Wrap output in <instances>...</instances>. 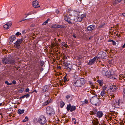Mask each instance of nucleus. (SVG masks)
I'll use <instances>...</instances> for the list:
<instances>
[{"label": "nucleus", "mask_w": 125, "mask_h": 125, "mask_svg": "<svg viewBox=\"0 0 125 125\" xmlns=\"http://www.w3.org/2000/svg\"><path fill=\"white\" fill-rule=\"evenodd\" d=\"M99 123L98 120L96 118L93 120L92 121V123L94 125H98Z\"/></svg>", "instance_id": "nucleus-14"}, {"label": "nucleus", "mask_w": 125, "mask_h": 125, "mask_svg": "<svg viewBox=\"0 0 125 125\" xmlns=\"http://www.w3.org/2000/svg\"><path fill=\"white\" fill-rule=\"evenodd\" d=\"M110 89L111 91H115L116 89V87L114 86H113L111 87Z\"/></svg>", "instance_id": "nucleus-22"}, {"label": "nucleus", "mask_w": 125, "mask_h": 125, "mask_svg": "<svg viewBox=\"0 0 125 125\" xmlns=\"http://www.w3.org/2000/svg\"><path fill=\"white\" fill-rule=\"evenodd\" d=\"M105 74L104 75L106 76L107 77H109L110 76V73L109 72L106 71L105 73Z\"/></svg>", "instance_id": "nucleus-30"}, {"label": "nucleus", "mask_w": 125, "mask_h": 125, "mask_svg": "<svg viewBox=\"0 0 125 125\" xmlns=\"http://www.w3.org/2000/svg\"><path fill=\"white\" fill-rule=\"evenodd\" d=\"M21 34L19 32H17L16 33V35L17 36H19V35H21Z\"/></svg>", "instance_id": "nucleus-45"}, {"label": "nucleus", "mask_w": 125, "mask_h": 125, "mask_svg": "<svg viewBox=\"0 0 125 125\" xmlns=\"http://www.w3.org/2000/svg\"><path fill=\"white\" fill-rule=\"evenodd\" d=\"M64 20L68 22L70 24H72V23L71 21V20L69 17V16L68 15H66L64 17Z\"/></svg>", "instance_id": "nucleus-7"}, {"label": "nucleus", "mask_w": 125, "mask_h": 125, "mask_svg": "<svg viewBox=\"0 0 125 125\" xmlns=\"http://www.w3.org/2000/svg\"><path fill=\"white\" fill-rule=\"evenodd\" d=\"M50 103V101L49 100H47L45 102V104L46 105Z\"/></svg>", "instance_id": "nucleus-44"}, {"label": "nucleus", "mask_w": 125, "mask_h": 125, "mask_svg": "<svg viewBox=\"0 0 125 125\" xmlns=\"http://www.w3.org/2000/svg\"><path fill=\"white\" fill-rule=\"evenodd\" d=\"M66 108L67 111L70 110V111L72 112L76 109V107L75 106H71L70 104H69L67 105Z\"/></svg>", "instance_id": "nucleus-5"}, {"label": "nucleus", "mask_w": 125, "mask_h": 125, "mask_svg": "<svg viewBox=\"0 0 125 125\" xmlns=\"http://www.w3.org/2000/svg\"><path fill=\"white\" fill-rule=\"evenodd\" d=\"M123 94V97L124 99H125V94Z\"/></svg>", "instance_id": "nucleus-64"}, {"label": "nucleus", "mask_w": 125, "mask_h": 125, "mask_svg": "<svg viewBox=\"0 0 125 125\" xmlns=\"http://www.w3.org/2000/svg\"><path fill=\"white\" fill-rule=\"evenodd\" d=\"M64 43L63 45V46H64L65 48H67L68 47V45H67V44H65V42H64Z\"/></svg>", "instance_id": "nucleus-40"}, {"label": "nucleus", "mask_w": 125, "mask_h": 125, "mask_svg": "<svg viewBox=\"0 0 125 125\" xmlns=\"http://www.w3.org/2000/svg\"><path fill=\"white\" fill-rule=\"evenodd\" d=\"M110 97L111 98H112V99H114V97H115V96L114 95H110Z\"/></svg>", "instance_id": "nucleus-49"}, {"label": "nucleus", "mask_w": 125, "mask_h": 125, "mask_svg": "<svg viewBox=\"0 0 125 125\" xmlns=\"http://www.w3.org/2000/svg\"><path fill=\"white\" fill-rule=\"evenodd\" d=\"M103 27V25H100L98 27V28H102Z\"/></svg>", "instance_id": "nucleus-58"}, {"label": "nucleus", "mask_w": 125, "mask_h": 125, "mask_svg": "<svg viewBox=\"0 0 125 125\" xmlns=\"http://www.w3.org/2000/svg\"><path fill=\"white\" fill-rule=\"evenodd\" d=\"M90 92L91 94H93L94 93L93 91H90Z\"/></svg>", "instance_id": "nucleus-61"}, {"label": "nucleus", "mask_w": 125, "mask_h": 125, "mask_svg": "<svg viewBox=\"0 0 125 125\" xmlns=\"http://www.w3.org/2000/svg\"><path fill=\"white\" fill-rule=\"evenodd\" d=\"M56 12L57 14H58L59 12V11L58 10H56Z\"/></svg>", "instance_id": "nucleus-53"}, {"label": "nucleus", "mask_w": 125, "mask_h": 125, "mask_svg": "<svg viewBox=\"0 0 125 125\" xmlns=\"http://www.w3.org/2000/svg\"><path fill=\"white\" fill-rule=\"evenodd\" d=\"M35 13V12L34 10L29 12L28 13H27V14H25V15H26V16L25 17H26L27 16H28L29 15H31L33 14H34Z\"/></svg>", "instance_id": "nucleus-21"}, {"label": "nucleus", "mask_w": 125, "mask_h": 125, "mask_svg": "<svg viewBox=\"0 0 125 125\" xmlns=\"http://www.w3.org/2000/svg\"><path fill=\"white\" fill-rule=\"evenodd\" d=\"M12 67L13 69H14V68H15L17 70L19 69V68L18 67H17L16 65L15 66H12Z\"/></svg>", "instance_id": "nucleus-41"}, {"label": "nucleus", "mask_w": 125, "mask_h": 125, "mask_svg": "<svg viewBox=\"0 0 125 125\" xmlns=\"http://www.w3.org/2000/svg\"><path fill=\"white\" fill-rule=\"evenodd\" d=\"M5 83L7 84L8 85H11L12 84L11 83H9L7 81H6L5 82Z\"/></svg>", "instance_id": "nucleus-36"}, {"label": "nucleus", "mask_w": 125, "mask_h": 125, "mask_svg": "<svg viewBox=\"0 0 125 125\" xmlns=\"http://www.w3.org/2000/svg\"><path fill=\"white\" fill-rule=\"evenodd\" d=\"M100 95L103 97H105L106 96V92L105 91H102Z\"/></svg>", "instance_id": "nucleus-19"}, {"label": "nucleus", "mask_w": 125, "mask_h": 125, "mask_svg": "<svg viewBox=\"0 0 125 125\" xmlns=\"http://www.w3.org/2000/svg\"><path fill=\"white\" fill-rule=\"evenodd\" d=\"M109 96V99L110 100H113V99H112V98H111Z\"/></svg>", "instance_id": "nucleus-59"}, {"label": "nucleus", "mask_w": 125, "mask_h": 125, "mask_svg": "<svg viewBox=\"0 0 125 125\" xmlns=\"http://www.w3.org/2000/svg\"><path fill=\"white\" fill-rule=\"evenodd\" d=\"M96 58L97 57H95L93 58L90 59L88 63V64L89 65H91L94 64L95 62Z\"/></svg>", "instance_id": "nucleus-6"}, {"label": "nucleus", "mask_w": 125, "mask_h": 125, "mask_svg": "<svg viewBox=\"0 0 125 125\" xmlns=\"http://www.w3.org/2000/svg\"><path fill=\"white\" fill-rule=\"evenodd\" d=\"M88 102V100H85L83 102V103L85 104H87Z\"/></svg>", "instance_id": "nucleus-42"}, {"label": "nucleus", "mask_w": 125, "mask_h": 125, "mask_svg": "<svg viewBox=\"0 0 125 125\" xmlns=\"http://www.w3.org/2000/svg\"><path fill=\"white\" fill-rule=\"evenodd\" d=\"M16 39V36L14 35H12L9 38V40L10 41L9 42H12Z\"/></svg>", "instance_id": "nucleus-11"}, {"label": "nucleus", "mask_w": 125, "mask_h": 125, "mask_svg": "<svg viewBox=\"0 0 125 125\" xmlns=\"http://www.w3.org/2000/svg\"><path fill=\"white\" fill-rule=\"evenodd\" d=\"M9 60L8 58L5 57L2 59L3 63L5 64H9Z\"/></svg>", "instance_id": "nucleus-9"}, {"label": "nucleus", "mask_w": 125, "mask_h": 125, "mask_svg": "<svg viewBox=\"0 0 125 125\" xmlns=\"http://www.w3.org/2000/svg\"><path fill=\"white\" fill-rule=\"evenodd\" d=\"M26 20H27V19H22L20 21H19V22H21L23 21H24Z\"/></svg>", "instance_id": "nucleus-55"}, {"label": "nucleus", "mask_w": 125, "mask_h": 125, "mask_svg": "<svg viewBox=\"0 0 125 125\" xmlns=\"http://www.w3.org/2000/svg\"><path fill=\"white\" fill-rule=\"evenodd\" d=\"M24 110L23 109L21 110L19 109L18 111V112L19 114L20 115L23 113L24 112Z\"/></svg>", "instance_id": "nucleus-23"}, {"label": "nucleus", "mask_w": 125, "mask_h": 125, "mask_svg": "<svg viewBox=\"0 0 125 125\" xmlns=\"http://www.w3.org/2000/svg\"><path fill=\"white\" fill-rule=\"evenodd\" d=\"M16 81L15 80H13L12 81V83L13 84H15L16 83Z\"/></svg>", "instance_id": "nucleus-50"}, {"label": "nucleus", "mask_w": 125, "mask_h": 125, "mask_svg": "<svg viewBox=\"0 0 125 125\" xmlns=\"http://www.w3.org/2000/svg\"><path fill=\"white\" fill-rule=\"evenodd\" d=\"M38 121L40 124L43 125L45 124L47 121L45 117L43 115H42L39 117Z\"/></svg>", "instance_id": "nucleus-3"}, {"label": "nucleus", "mask_w": 125, "mask_h": 125, "mask_svg": "<svg viewBox=\"0 0 125 125\" xmlns=\"http://www.w3.org/2000/svg\"><path fill=\"white\" fill-rule=\"evenodd\" d=\"M122 48H125V42L124 44V45L122 46Z\"/></svg>", "instance_id": "nucleus-62"}, {"label": "nucleus", "mask_w": 125, "mask_h": 125, "mask_svg": "<svg viewBox=\"0 0 125 125\" xmlns=\"http://www.w3.org/2000/svg\"><path fill=\"white\" fill-rule=\"evenodd\" d=\"M97 99H91L90 100V101L91 103L93 104H97L96 100Z\"/></svg>", "instance_id": "nucleus-16"}, {"label": "nucleus", "mask_w": 125, "mask_h": 125, "mask_svg": "<svg viewBox=\"0 0 125 125\" xmlns=\"http://www.w3.org/2000/svg\"><path fill=\"white\" fill-rule=\"evenodd\" d=\"M60 107L61 108H62L65 105L64 103L62 101H61L60 102Z\"/></svg>", "instance_id": "nucleus-31"}, {"label": "nucleus", "mask_w": 125, "mask_h": 125, "mask_svg": "<svg viewBox=\"0 0 125 125\" xmlns=\"http://www.w3.org/2000/svg\"><path fill=\"white\" fill-rule=\"evenodd\" d=\"M125 94V89H124L123 92V94Z\"/></svg>", "instance_id": "nucleus-63"}, {"label": "nucleus", "mask_w": 125, "mask_h": 125, "mask_svg": "<svg viewBox=\"0 0 125 125\" xmlns=\"http://www.w3.org/2000/svg\"><path fill=\"white\" fill-rule=\"evenodd\" d=\"M75 28L77 30H79L80 29L81 26L79 24L77 23L75 25Z\"/></svg>", "instance_id": "nucleus-24"}, {"label": "nucleus", "mask_w": 125, "mask_h": 125, "mask_svg": "<svg viewBox=\"0 0 125 125\" xmlns=\"http://www.w3.org/2000/svg\"><path fill=\"white\" fill-rule=\"evenodd\" d=\"M44 62L43 61H41L40 62V65L41 66H42L43 65Z\"/></svg>", "instance_id": "nucleus-43"}, {"label": "nucleus", "mask_w": 125, "mask_h": 125, "mask_svg": "<svg viewBox=\"0 0 125 125\" xmlns=\"http://www.w3.org/2000/svg\"><path fill=\"white\" fill-rule=\"evenodd\" d=\"M107 88V86H106L105 85V86H104L103 87V90L102 91H105V90Z\"/></svg>", "instance_id": "nucleus-39"}, {"label": "nucleus", "mask_w": 125, "mask_h": 125, "mask_svg": "<svg viewBox=\"0 0 125 125\" xmlns=\"http://www.w3.org/2000/svg\"><path fill=\"white\" fill-rule=\"evenodd\" d=\"M81 16H82V17H81L80 18L81 19H82V18L83 17H84L85 15L83 14H82V15H81Z\"/></svg>", "instance_id": "nucleus-56"}, {"label": "nucleus", "mask_w": 125, "mask_h": 125, "mask_svg": "<svg viewBox=\"0 0 125 125\" xmlns=\"http://www.w3.org/2000/svg\"><path fill=\"white\" fill-rule=\"evenodd\" d=\"M52 27L54 28H65V26L63 25H58L56 24H55L52 26Z\"/></svg>", "instance_id": "nucleus-12"}, {"label": "nucleus", "mask_w": 125, "mask_h": 125, "mask_svg": "<svg viewBox=\"0 0 125 125\" xmlns=\"http://www.w3.org/2000/svg\"><path fill=\"white\" fill-rule=\"evenodd\" d=\"M112 42V44L113 45H115L116 44V42L113 40V41Z\"/></svg>", "instance_id": "nucleus-48"}, {"label": "nucleus", "mask_w": 125, "mask_h": 125, "mask_svg": "<svg viewBox=\"0 0 125 125\" xmlns=\"http://www.w3.org/2000/svg\"><path fill=\"white\" fill-rule=\"evenodd\" d=\"M67 67V69L69 72L73 69L72 65V64H69Z\"/></svg>", "instance_id": "nucleus-15"}, {"label": "nucleus", "mask_w": 125, "mask_h": 125, "mask_svg": "<svg viewBox=\"0 0 125 125\" xmlns=\"http://www.w3.org/2000/svg\"><path fill=\"white\" fill-rule=\"evenodd\" d=\"M32 5L35 8H38L40 7L39 4V2L37 0L33 1L32 3Z\"/></svg>", "instance_id": "nucleus-8"}, {"label": "nucleus", "mask_w": 125, "mask_h": 125, "mask_svg": "<svg viewBox=\"0 0 125 125\" xmlns=\"http://www.w3.org/2000/svg\"><path fill=\"white\" fill-rule=\"evenodd\" d=\"M97 111L95 110H94L93 111L90 112V115H94L96 113Z\"/></svg>", "instance_id": "nucleus-26"}, {"label": "nucleus", "mask_w": 125, "mask_h": 125, "mask_svg": "<svg viewBox=\"0 0 125 125\" xmlns=\"http://www.w3.org/2000/svg\"><path fill=\"white\" fill-rule=\"evenodd\" d=\"M66 81H67V78H66V76H65L64 77V80H61L60 81H59V82H60V83H61V82H63L64 83L66 82Z\"/></svg>", "instance_id": "nucleus-28"}, {"label": "nucleus", "mask_w": 125, "mask_h": 125, "mask_svg": "<svg viewBox=\"0 0 125 125\" xmlns=\"http://www.w3.org/2000/svg\"><path fill=\"white\" fill-rule=\"evenodd\" d=\"M106 71L105 70H102V71H101V72L102 73L103 75H104L105 74V73Z\"/></svg>", "instance_id": "nucleus-37"}, {"label": "nucleus", "mask_w": 125, "mask_h": 125, "mask_svg": "<svg viewBox=\"0 0 125 125\" xmlns=\"http://www.w3.org/2000/svg\"><path fill=\"white\" fill-rule=\"evenodd\" d=\"M119 76L120 77L119 78V81L120 82V81H121V80H123V79L124 78V75H119Z\"/></svg>", "instance_id": "nucleus-27"}, {"label": "nucleus", "mask_w": 125, "mask_h": 125, "mask_svg": "<svg viewBox=\"0 0 125 125\" xmlns=\"http://www.w3.org/2000/svg\"><path fill=\"white\" fill-rule=\"evenodd\" d=\"M103 113L102 112L100 111L96 113V116L99 118L102 117L103 116Z\"/></svg>", "instance_id": "nucleus-13"}, {"label": "nucleus", "mask_w": 125, "mask_h": 125, "mask_svg": "<svg viewBox=\"0 0 125 125\" xmlns=\"http://www.w3.org/2000/svg\"><path fill=\"white\" fill-rule=\"evenodd\" d=\"M98 81H99V84L100 86H102L103 85V83H102V82L101 81H100L99 80H98Z\"/></svg>", "instance_id": "nucleus-38"}, {"label": "nucleus", "mask_w": 125, "mask_h": 125, "mask_svg": "<svg viewBox=\"0 0 125 125\" xmlns=\"http://www.w3.org/2000/svg\"><path fill=\"white\" fill-rule=\"evenodd\" d=\"M49 87L48 85H46L44 86L43 89V90L44 92H45L48 90Z\"/></svg>", "instance_id": "nucleus-20"}, {"label": "nucleus", "mask_w": 125, "mask_h": 125, "mask_svg": "<svg viewBox=\"0 0 125 125\" xmlns=\"http://www.w3.org/2000/svg\"><path fill=\"white\" fill-rule=\"evenodd\" d=\"M85 80L83 78L77 79L73 84L74 86L77 87H81L85 83Z\"/></svg>", "instance_id": "nucleus-1"}, {"label": "nucleus", "mask_w": 125, "mask_h": 125, "mask_svg": "<svg viewBox=\"0 0 125 125\" xmlns=\"http://www.w3.org/2000/svg\"><path fill=\"white\" fill-rule=\"evenodd\" d=\"M89 83H90V85H91V87L92 88H94V85H93V83H92L91 82L89 81Z\"/></svg>", "instance_id": "nucleus-34"}, {"label": "nucleus", "mask_w": 125, "mask_h": 125, "mask_svg": "<svg viewBox=\"0 0 125 125\" xmlns=\"http://www.w3.org/2000/svg\"><path fill=\"white\" fill-rule=\"evenodd\" d=\"M112 119V118L111 117H109V118L107 120L108 121H110Z\"/></svg>", "instance_id": "nucleus-46"}, {"label": "nucleus", "mask_w": 125, "mask_h": 125, "mask_svg": "<svg viewBox=\"0 0 125 125\" xmlns=\"http://www.w3.org/2000/svg\"><path fill=\"white\" fill-rule=\"evenodd\" d=\"M24 42V39H18L14 43V46L17 48L19 49L20 48L21 44Z\"/></svg>", "instance_id": "nucleus-4"}, {"label": "nucleus", "mask_w": 125, "mask_h": 125, "mask_svg": "<svg viewBox=\"0 0 125 125\" xmlns=\"http://www.w3.org/2000/svg\"><path fill=\"white\" fill-rule=\"evenodd\" d=\"M53 109L50 107H47L46 108V113L47 115L49 116L53 115L55 114Z\"/></svg>", "instance_id": "nucleus-2"}, {"label": "nucleus", "mask_w": 125, "mask_h": 125, "mask_svg": "<svg viewBox=\"0 0 125 125\" xmlns=\"http://www.w3.org/2000/svg\"><path fill=\"white\" fill-rule=\"evenodd\" d=\"M25 119L27 121H28V117L27 116H26L25 117Z\"/></svg>", "instance_id": "nucleus-57"}, {"label": "nucleus", "mask_w": 125, "mask_h": 125, "mask_svg": "<svg viewBox=\"0 0 125 125\" xmlns=\"http://www.w3.org/2000/svg\"><path fill=\"white\" fill-rule=\"evenodd\" d=\"M122 0H113V4L115 5L116 4L119 3Z\"/></svg>", "instance_id": "nucleus-17"}, {"label": "nucleus", "mask_w": 125, "mask_h": 125, "mask_svg": "<svg viewBox=\"0 0 125 125\" xmlns=\"http://www.w3.org/2000/svg\"><path fill=\"white\" fill-rule=\"evenodd\" d=\"M125 81V77L124 76V78L123 79V80H121V81H120V82H124Z\"/></svg>", "instance_id": "nucleus-47"}, {"label": "nucleus", "mask_w": 125, "mask_h": 125, "mask_svg": "<svg viewBox=\"0 0 125 125\" xmlns=\"http://www.w3.org/2000/svg\"><path fill=\"white\" fill-rule=\"evenodd\" d=\"M95 26L94 25H91L87 27V30L89 31L93 30L95 28Z\"/></svg>", "instance_id": "nucleus-10"}, {"label": "nucleus", "mask_w": 125, "mask_h": 125, "mask_svg": "<svg viewBox=\"0 0 125 125\" xmlns=\"http://www.w3.org/2000/svg\"><path fill=\"white\" fill-rule=\"evenodd\" d=\"M30 96V94H26L22 96L21 97V98H24L25 97H26V98H27Z\"/></svg>", "instance_id": "nucleus-29"}, {"label": "nucleus", "mask_w": 125, "mask_h": 125, "mask_svg": "<svg viewBox=\"0 0 125 125\" xmlns=\"http://www.w3.org/2000/svg\"><path fill=\"white\" fill-rule=\"evenodd\" d=\"M63 58L64 59H67V58L66 56L64 55L63 56Z\"/></svg>", "instance_id": "nucleus-51"}, {"label": "nucleus", "mask_w": 125, "mask_h": 125, "mask_svg": "<svg viewBox=\"0 0 125 125\" xmlns=\"http://www.w3.org/2000/svg\"><path fill=\"white\" fill-rule=\"evenodd\" d=\"M3 27L5 29H8L9 28V27L7 24H5L3 26Z\"/></svg>", "instance_id": "nucleus-33"}, {"label": "nucleus", "mask_w": 125, "mask_h": 125, "mask_svg": "<svg viewBox=\"0 0 125 125\" xmlns=\"http://www.w3.org/2000/svg\"><path fill=\"white\" fill-rule=\"evenodd\" d=\"M50 20V19H48L46 21L44 22L42 24V25H46L48 23V21Z\"/></svg>", "instance_id": "nucleus-32"}, {"label": "nucleus", "mask_w": 125, "mask_h": 125, "mask_svg": "<svg viewBox=\"0 0 125 125\" xmlns=\"http://www.w3.org/2000/svg\"><path fill=\"white\" fill-rule=\"evenodd\" d=\"M70 96H69V95H67L66 96V98L67 99H69V98H70Z\"/></svg>", "instance_id": "nucleus-52"}, {"label": "nucleus", "mask_w": 125, "mask_h": 125, "mask_svg": "<svg viewBox=\"0 0 125 125\" xmlns=\"http://www.w3.org/2000/svg\"><path fill=\"white\" fill-rule=\"evenodd\" d=\"M26 92H28L29 91V89L28 88H27L26 89V90L25 91Z\"/></svg>", "instance_id": "nucleus-54"}, {"label": "nucleus", "mask_w": 125, "mask_h": 125, "mask_svg": "<svg viewBox=\"0 0 125 125\" xmlns=\"http://www.w3.org/2000/svg\"><path fill=\"white\" fill-rule=\"evenodd\" d=\"M113 40H108V42H112L113 41Z\"/></svg>", "instance_id": "nucleus-60"}, {"label": "nucleus", "mask_w": 125, "mask_h": 125, "mask_svg": "<svg viewBox=\"0 0 125 125\" xmlns=\"http://www.w3.org/2000/svg\"><path fill=\"white\" fill-rule=\"evenodd\" d=\"M15 61L14 60H9V63L11 65H13L15 64Z\"/></svg>", "instance_id": "nucleus-25"}, {"label": "nucleus", "mask_w": 125, "mask_h": 125, "mask_svg": "<svg viewBox=\"0 0 125 125\" xmlns=\"http://www.w3.org/2000/svg\"><path fill=\"white\" fill-rule=\"evenodd\" d=\"M6 24L9 27L11 26L12 24V22H9Z\"/></svg>", "instance_id": "nucleus-35"}, {"label": "nucleus", "mask_w": 125, "mask_h": 125, "mask_svg": "<svg viewBox=\"0 0 125 125\" xmlns=\"http://www.w3.org/2000/svg\"><path fill=\"white\" fill-rule=\"evenodd\" d=\"M106 57V53L103 52L101 54V58L102 59H105V57Z\"/></svg>", "instance_id": "nucleus-18"}]
</instances>
